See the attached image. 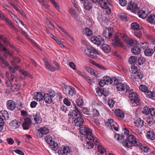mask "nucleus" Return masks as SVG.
<instances>
[{"instance_id": "0eeeda50", "label": "nucleus", "mask_w": 155, "mask_h": 155, "mask_svg": "<svg viewBox=\"0 0 155 155\" xmlns=\"http://www.w3.org/2000/svg\"><path fill=\"white\" fill-rule=\"evenodd\" d=\"M119 37H120V33L116 35L113 38L112 43L113 45L115 47H122L123 44L119 39Z\"/></svg>"}, {"instance_id": "79ce46f5", "label": "nucleus", "mask_w": 155, "mask_h": 155, "mask_svg": "<svg viewBox=\"0 0 155 155\" xmlns=\"http://www.w3.org/2000/svg\"><path fill=\"white\" fill-rule=\"evenodd\" d=\"M0 51H3L5 53L7 54L8 55H11V52L4 47V45L0 43Z\"/></svg>"}, {"instance_id": "de8ad7c7", "label": "nucleus", "mask_w": 155, "mask_h": 155, "mask_svg": "<svg viewBox=\"0 0 155 155\" xmlns=\"http://www.w3.org/2000/svg\"><path fill=\"white\" fill-rule=\"evenodd\" d=\"M1 116L4 118V119H6L8 118L9 114L7 111L5 110H2L1 111Z\"/></svg>"}, {"instance_id": "2f4dec72", "label": "nucleus", "mask_w": 155, "mask_h": 155, "mask_svg": "<svg viewBox=\"0 0 155 155\" xmlns=\"http://www.w3.org/2000/svg\"><path fill=\"white\" fill-rule=\"evenodd\" d=\"M74 122L75 123L76 126L80 127L82 125L84 121L82 118L78 117L74 120Z\"/></svg>"}, {"instance_id": "39448f33", "label": "nucleus", "mask_w": 155, "mask_h": 155, "mask_svg": "<svg viewBox=\"0 0 155 155\" xmlns=\"http://www.w3.org/2000/svg\"><path fill=\"white\" fill-rule=\"evenodd\" d=\"M120 35L123 40L125 41L126 44L128 47H131L134 45V41L133 39L128 37L124 34L120 33Z\"/></svg>"}, {"instance_id": "a211bd4d", "label": "nucleus", "mask_w": 155, "mask_h": 155, "mask_svg": "<svg viewBox=\"0 0 155 155\" xmlns=\"http://www.w3.org/2000/svg\"><path fill=\"white\" fill-rule=\"evenodd\" d=\"M113 30L111 28H107L104 32V35L107 38H110L113 35Z\"/></svg>"}, {"instance_id": "5fc2aeb1", "label": "nucleus", "mask_w": 155, "mask_h": 155, "mask_svg": "<svg viewBox=\"0 0 155 155\" xmlns=\"http://www.w3.org/2000/svg\"><path fill=\"white\" fill-rule=\"evenodd\" d=\"M145 61V59L143 57H140L138 59V63L140 65L143 64Z\"/></svg>"}, {"instance_id": "412c9836", "label": "nucleus", "mask_w": 155, "mask_h": 155, "mask_svg": "<svg viewBox=\"0 0 155 155\" xmlns=\"http://www.w3.org/2000/svg\"><path fill=\"white\" fill-rule=\"evenodd\" d=\"M75 107V110H74L71 114V117L73 118H75L78 117V116H81V114L78 109Z\"/></svg>"}, {"instance_id": "4468645a", "label": "nucleus", "mask_w": 155, "mask_h": 155, "mask_svg": "<svg viewBox=\"0 0 155 155\" xmlns=\"http://www.w3.org/2000/svg\"><path fill=\"white\" fill-rule=\"evenodd\" d=\"M116 87L118 90L122 91L126 90V91L129 90V87L128 86L125 84L122 83H120L117 85Z\"/></svg>"}, {"instance_id": "393cba45", "label": "nucleus", "mask_w": 155, "mask_h": 155, "mask_svg": "<svg viewBox=\"0 0 155 155\" xmlns=\"http://www.w3.org/2000/svg\"><path fill=\"white\" fill-rule=\"evenodd\" d=\"M84 6L85 9L89 10L92 8V4L90 1L87 0L84 1Z\"/></svg>"}, {"instance_id": "6e6d98bb", "label": "nucleus", "mask_w": 155, "mask_h": 155, "mask_svg": "<svg viewBox=\"0 0 155 155\" xmlns=\"http://www.w3.org/2000/svg\"><path fill=\"white\" fill-rule=\"evenodd\" d=\"M137 61V58L136 57L134 56H131L129 59V62L131 64L134 63Z\"/></svg>"}, {"instance_id": "c9c22d12", "label": "nucleus", "mask_w": 155, "mask_h": 155, "mask_svg": "<svg viewBox=\"0 0 155 155\" xmlns=\"http://www.w3.org/2000/svg\"><path fill=\"white\" fill-rule=\"evenodd\" d=\"M122 144L124 146L127 148H130L132 146V143L127 139L123 142Z\"/></svg>"}, {"instance_id": "6ab92c4d", "label": "nucleus", "mask_w": 155, "mask_h": 155, "mask_svg": "<svg viewBox=\"0 0 155 155\" xmlns=\"http://www.w3.org/2000/svg\"><path fill=\"white\" fill-rule=\"evenodd\" d=\"M11 128L12 130L18 128L20 125V123L16 120L12 121L10 123Z\"/></svg>"}, {"instance_id": "f3484780", "label": "nucleus", "mask_w": 155, "mask_h": 155, "mask_svg": "<svg viewBox=\"0 0 155 155\" xmlns=\"http://www.w3.org/2000/svg\"><path fill=\"white\" fill-rule=\"evenodd\" d=\"M31 122V120L29 118L27 117L25 118L22 124L23 129L25 130L28 129L29 128Z\"/></svg>"}, {"instance_id": "a19ab883", "label": "nucleus", "mask_w": 155, "mask_h": 155, "mask_svg": "<svg viewBox=\"0 0 155 155\" xmlns=\"http://www.w3.org/2000/svg\"><path fill=\"white\" fill-rule=\"evenodd\" d=\"M98 151L100 153L103 154L106 152V149L101 145H99L97 146Z\"/></svg>"}, {"instance_id": "603ef678", "label": "nucleus", "mask_w": 155, "mask_h": 155, "mask_svg": "<svg viewBox=\"0 0 155 155\" xmlns=\"http://www.w3.org/2000/svg\"><path fill=\"white\" fill-rule=\"evenodd\" d=\"M138 70H138L137 67L134 65L131 66L130 70V71L131 73L135 74L137 72Z\"/></svg>"}, {"instance_id": "aec40b11", "label": "nucleus", "mask_w": 155, "mask_h": 155, "mask_svg": "<svg viewBox=\"0 0 155 155\" xmlns=\"http://www.w3.org/2000/svg\"><path fill=\"white\" fill-rule=\"evenodd\" d=\"M84 68L91 74L94 75L95 77L97 76L98 74V73L97 71L94 70L93 69L87 66H85Z\"/></svg>"}, {"instance_id": "49530a36", "label": "nucleus", "mask_w": 155, "mask_h": 155, "mask_svg": "<svg viewBox=\"0 0 155 155\" xmlns=\"http://www.w3.org/2000/svg\"><path fill=\"white\" fill-rule=\"evenodd\" d=\"M76 103L78 106L81 108L82 107L84 103L82 98H79L77 100Z\"/></svg>"}, {"instance_id": "7c9ffc66", "label": "nucleus", "mask_w": 155, "mask_h": 155, "mask_svg": "<svg viewBox=\"0 0 155 155\" xmlns=\"http://www.w3.org/2000/svg\"><path fill=\"white\" fill-rule=\"evenodd\" d=\"M102 49L105 53H108L110 52L111 48L109 45L106 44H103L102 45Z\"/></svg>"}, {"instance_id": "9d476101", "label": "nucleus", "mask_w": 155, "mask_h": 155, "mask_svg": "<svg viewBox=\"0 0 155 155\" xmlns=\"http://www.w3.org/2000/svg\"><path fill=\"white\" fill-rule=\"evenodd\" d=\"M130 97L132 101L134 103L137 105L140 104V100L138 98V95L136 93L133 92L129 94Z\"/></svg>"}, {"instance_id": "e2e57ef3", "label": "nucleus", "mask_w": 155, "mask_h": 155, "mask_svg": "<svg viewBox=\"0 0 155 155\" xmlns=\"http://www.w3.org/2000/svg\"><path fill=\"white\" fill-rule=\"evenodd\" d=\"M14 20L15 21L16 23H21L23 26L25 28L27 29L26 28V25L23 23L21 20H20L18 17H17Z\"/></svg>"}, {"instance_id": "ea45409f", "label": "nucleus", "mask_w": 155, "mask_h": 155, "mask_svg": "<svg viewBox=\"0 0 155 155\" xmlns=\"http://www.w3.org/2000/svg\"><path fill=\"white\" fill-rule=\"evenodd\" d=\"M19 71L22 74L24 75L25 77H29L31 78H33L31 74H30L28 72L23 70L20 69Z\"/></svg>"}, {"instance_id": "bb28decb", "label": "nucleus", "mask_w": 155, "mask_h": 155, "mask_svg": "<svg viewBox=\"0 0 155 155\" xmlns=\"http://www.w3.org/2000/svg\"><path fill=\"white\" fill-rule=\"evenodd\" d=\"M45 65L46 68L51 71H54L55 69V68L51 64H50L48 61H45Z\"/></svg>"}, {"instance_id": "37998d69", "label": "nucleus", "mask_w": 155, "mask_h": 155, "mask_svg": "<svg viewBox=\"0 0 155 155\" xmlns=\"http://www.w3.org/2000/svg\"><path fill=\"white\" fill-rule=\"evenodd\" d=\"M138 15L140 18H145L147 16V14L145 12L142 10L138 12Z\"/></svg>"}, {"instance_id": "680f3d73", "label": "nucleus", "mask_w": 155, "mask_h": 155, "mask_svg": "<svg viewBox=\"0 0 155 155\" xmlns=\"http://www.w3.org/2000/svg\"><path fill=\"white\" fill-rule=\"evenodd\" d=\"M4 123L3 119L0 117V131H1L3 129Z\"/></svg>"}, {"instance_id": "6e6552de", "label": "nucleus", "mask_w": 155, "mask_h": 155, "mask_svg": "<svg viewBox=\"0 0 155 155\" xmlns=\"http://www.w3.org/2000/svg\"><path fill=\"white\" fill-rule=\"evenodd\" d=\"M127 139L135 147H138L141 144L138 140L133 135H131L128 136Z\"/></svg>"}, {"instance_id": "c85d7f7f", "label": "nucleus", "mask_w": 155, "mask_h": 155, "mask_svg": "<svg viewBox=\"0 0 155 155\" xmlns=\"http://www.w3.org/2000/svg\"><path fill=\"white\" fill-rule=\"evenodd\" d=\"M115 114L118 117L123 118L124 116V113L120 109H117L115 111Z\"/></svg>"}, {"instance_id": "423d86ee", "label": "nucleus", "mask_w": 155, "mask_h": 155, "mask_svg": "<svg viewBox=\"0 0 155 155\" xmlns=\"http://www.w3.org/2000/svg\"><path fill=\"white\" fill-rule=\"evenodd\" d=\"M64 93L68 96H72L75 94V89L71 86H66L63 89Z\"/></svg>"}, {"instance_id": "58836bf2", "label": "nucleus", "mask_w": 155, "mask_h": 155, "mask_svg": "<svg viewBox=\"0 0 155 155\" xmlns=\"http://www.w3.org/2000/svg\"><path fill=\"white\" fill-rule=\"evenodd\" d=\"M132 52L135 54H139L140 53V48L138 47H134L131 50Z\"/></svg>"}, {"instance_id": "a18cd8bd", "label": "nucleus", "mask_w": 155, "mask_h": 155, "mask_svg": "<svg viewBox=\"0 0 155 155\" xmlns=\"http://www.w3.org/2000/svg\"><path fill=\"white\" fill-rule=\"evenodd\" d=\"M132 31L134 34V35L137 38H140L141 37L142 34L140 30V29Z\"/></svg>"}, {"instance_id": "dca6fc26", "label": "nucleus", "mask_w": 155, "mask_h": 155, "mask_svg": "<svg viewBox=\"0 0 155 155\" xmlns=\"http://www.w3.org/2000/svg\"><path fill=\"white\" fill-rule=\"evenodd\" d=\"M91 40L93 43L98 45L101 44L102 41H103L102 38H101L96 36L92 37L91 38Z\"/></svg>"}, {"instance_id": "69168bd1", "label": "nucleus", "mask_w": 155, "mask_h": 155, "mask_svg": "<svg viewBox=\"0 0 155 155\" xmlns=\"http://www.w3.org/2000/svg\"><path fill=\"white\" fill-rule=\"evenodd\" d=\"M82 111L84 114H90V111L88 108L86 107H84L82 110Z\"/></svg>"}, {"instance_id": "473e14b6", "label": "nucleus", "mask_w": 155, "mask_h": 155, "mask_svg": "<svg viewBox=\"0 0 155 155\" xmlns=\"http://www.w3.org/2000/svg\"><path fill=\"white\" fill-rule=\"evenodd\" d=\"M43 98L44 101L47 103L50 104L52 101V98L49 96L48 94H45L43 96Z\"/></svg>"}, {"instance_id": "5701e85b", "label": "nucleus", "mask_w": 155, "mask_h": 155, "mask_svg": "<svg viewBox=\"0 0 155 155\" xmlns=\"http://www.w3.org/2000/svg\"><path fill=\"white\" fill-rule=\"evenodd\" d=\"M33 117L35 121V124L40 123L42 119L39 113H37L35 115L33 116Z\"/></svg>"}, {"instance_id": "c756f323", "label": "nucleus", "mask_w": 155, "mask_h": 155, "mask_svg": "<svg viewBox=\"0 0 155 155\" xmlns=\"http://www.w3.org/2000/svg\"><path fill=\"white\" fill-rule=\"evenodd\" d=\"M147 138L151 140H153L155 138V135L153 131H148L147 133Z\"/></svg>"}, {"instance_id": "f704fd0d", "label": "nucleus", "mask_w": 155, "mask_h": 155, "mask_svg": "<svg viewBox=\"0 0 155 155\" xmlns=\"http://www.w3.org/2000/svg\"><path fill=\"white\" fill-rule=\"evenodd\" d=\"M153 53V50L151 49H147L145 50L144 52L145 55L148 57L152 56Z\"/></svg>"}, {"instance_id": "8fccbe9b", "label": "nucleus", "mask_w": 155, "mask_h": 155, "mask_svg": "<svg viewBox=\"0 0 155 155\" xmlns=\"http://www.w3.org/2000/svg\"><path fill=\"white\" fill-rule=\"evenodd\" d=\"M57 26L58 28L59 29H60L61 31L63 32L68 37V38H70L71 39H72V38L71 35L66 31H65L64 29H63L62 28L60 27L58 25H57Z\"/></svg>"}, {"instance_id": "4d7b16f0", "label": "nucleus", "mask_w": 155, "mask_h": 155, "mask_svg": "<svg viewBox=\"0 0 155 155\" xmlns=\"http://www.w3.org/2000/svg\"><path fill=\"white\" fill-rule=\"evenodd\" d=\"M149 47V44L146 42H142L140 45V48L143 49H147Z\"/></svg>"}, {"instance_id": "b1692460", "label": "nucleus", "mask_w": 155, "mask_h": 155, "mask_svg": "<svg viewBox=\"0 0 155 155\" xmlns=\"http://www.w3.org/2000/svg\"><path fill=\"white\" fill-rule=\"evenodd\" d=\"M144 121L140 118H138L135 121L134 124L135 126L138 128H141L143 125Z\"/></svg>"}, {"instance_id": "e433bc0d", "label": "nucleus", "mask_w": 155, "mask_h": 155, "mask_svg": "<svg viewBox=\"0 0 155 155\" xmlns=\"http://www.w3.org/2000/svg\"><path fill=\"white\" fill-rule=\"evenodd\" d=\"M39 131L42 134L45 135L48 134L49 130L47 127H44L40 128Z\"/></svg>"}, {"instance_id": "a878e982", "label": "nucleus", "mask_w": 155, "mask_h": 155, "mask_svg": "<svg viewBox=\"0 0 155 155\" xmlns=\"http://www.w3.org/2000/svg\"><path fill=\"white\" fill-rule=\"evenodd\" d=\"M82 33L83 34L87 36H91L93 34L92 31L88 28H85L83 30Z\"/></svg>"}, {"instance_id": "bf43d9fd", "label": "nucleus", "mask_w": 155, "mask_h": 155, "mask_svg": "<svg viewBox=\"0 0 155 155\" xmlns=\"http://www.w3.org/2000/svg\"><path fill=\"white\" fill-rule=\"evenodd\" d=\"M96 95L98 96H101L102 95L103 91L101 90L100 88L97 87L96 89Z\"/></svg>"}, {"instance_id": "9b49d317", "label": "nucleus", "mask_w": 155, "mask_h": 155, "mask_svg": "<svg viewBox=\"0 0 155 155\" xmlns=\"http://www.w3.org/2000/svg\"><path fill=\"white\" fill-rule=\"evenodd\" d=\"M98 4L101 7L105 10L107 13L109 14L111 13L110 8L108 6L107 3L104 0H99Z\"/></svg>"}, {"instance_id": "f03ea898", "label": "nucleus", "mask_w": 155, "mask_h": 155, "mask_svg": "<svg viewBox=\"0 0 155 155\" xmlns=\"http://www.w3.org/2000/svg\"><path fill=\"white\" fill-rule=\"evenodd\" d=\"M85 48L84 52L89 57L92 58H96L99 55L98 52L96 49L90 46H87Z\"/></svg>"}, {"instance_id": "72a5a7b5", "label": "nucleus", "mask_w": 155, "mask_h": 155, "mask_svg": "<svg viewBox=\"0 0 155 155\" xmlns=\"http://www.w3.org/2000/svg\"><path fill=\"white\" fill-rule=\"evenodd\" d=\"M69 12L71 15L76 20L78 19L77 13L74 9L71 8L69 9Z\"/></svg>"}, {"instance_id": "20e7f679", "label": "nucleus", "mask_w": 155, "mask_h": 155, "mask_svg": "<svg viewBox=\"0 0 155 155\" xmlns=\"http://www.w3.org/2000/svg\"><path fill=\"white\" fill-rule=\"evenodd\" d=\"M10 62L12 63L13 68L10 66L8 63L6 61L3 60L2 61V64H4L5 66L8 67L12 72L14 73L18 69L19 67L14 63L13 61L11 60Z\"/></svg>"}, {"instance_id": "0e129e2a", "label": "nucleus", "mask_w": 155, "mask_h": 155, "mask_svg": "<svg viewBox=\"0 0 155 155\" xmlns=\"http://www.w3.org/2000/svg\"><path fill=\"white\" fill-rule=\"evenodd\" d=\"M20 88V86L19 85L15 84L11 87V89L13 91H17Z\"/></svg>"}, {"instance_id": "338daca9", "label": "nucleus", "mask_w": 155, "mask_h": 155, "mask_svg": "<svg viewBox=\"0 0 155 155\" xmlns=\"http://www.w3.org/2000/svg\"><path fill=\"white\" fill-rule=\"evenodd\" d=\"M141 150L143 151L145 153H147L149 151V148L147 146H142L141 147Z\"/></svg>"}, {"instance_id": "ddd939ff", "label": "nucleus", "mask_w": 155, "mask_h": 155, "mask_svg": "<svg viewBox=\"0 0 155 155\" xmlns=\"http://www.w3.org/2000/svg\"><path fill=\"white\" fill-rule=\"evenodd\" d=\"M71 152L70 148L67 146L64 147L62 149L59 150L58 153L59 155H68Z\"/></svg>"}, {"instance_id": "09e8293b", "label": "nucleus", "mask_w": 155, "mask_h": 155, "mask_svg": "<svg viewBox=\"0 0 155 155\" xmlns=\"http://www.w3.org/2000/svg\"><path fill=\"white\" fill-rule=\"evenodd\" d=\"M57 26L58 28L59 29H60L61 31L63 32L68 37V38H70L71 39H72V38L71 35L66 31H65L64 29H63L62 28L60 27L58 25H57Z\"/></svg>"}, {"instance_id": "864d4df0", "label": "nucleus", "mask_w": 155, "mask_h": 155, "mask_svg": "<svg viewBox=\"0 0 155 155\" xmlns=\"http://www.w3.org/2000/svg\"><path fill=\"white\" fill-rule=\"evenodd\" d=\"M140 90L146 93L148 91H149L147 89V87L145 85H141L139 87Z\"/></svg>"}, {"instance_id": "4be33fe9", "label": "nucleus", "mask_w": 155, "mask_h": 155, "mask_svg": "<svg viewBox=\"0 0 155 155\" xmlns=\"http://www.w3.org/2000/svg\"><path fill=\"white\" fill-rule=\"evenodd\" d=\"M34 99L37 100L38 101H40L42 100L43 97V94L39 92H37L35 93L34 95Z\"/></svg>"}, {"instance_id": "774afa93", "label": "nucleus", "mask_w": 155, "mask_h": 155, "mask_svg": "<svg viewBox=\"0 0 155 155\" xmlns=\"http://www.w3.org/2000/svg\"><path fill=\"white\" fill-rule=\"evenodd\" d=\"M119 18L123 21H126L128 20L127 16L125 14L121 15L119 16Z\"/></svg>"}, {"instance_id": "f8f14e48", "label": "nucleus", "mask_w": 155, "mask_h": 155, "mask_svg": "<svg viewBox=\"0 0 155 155\" xmlns=\"http://www.w3.org/2000/svg\"><path fill=\"white\" fill-rule=\"evenodd\" d=\"M127 9L135 13L139 11V8L137 4L134 2H131L129 3L127 6Z\"/></svg>"}, {"instance_id": "3c124183", "label": "nucleus", "mask_w": 155, "mask_h": 155, "mask_svg": "<svg viewBox=\"0 0 155 155\" xmlns=\"http://www.w3.org/2000/svg\"><path fill=\"white\" fill-rule=\"evenodd\" d=\"M57 26L58 28L59 29H60L61 31L63 32L68 37V38H70L71 39H72V38L71 35L66 31H65L64 29H63L62 28L60 27L58 25H57Z\"/></svg>"}, {"instance_id": "c03bdc74", "label": "nucleus", "mask_w": 155, "mask_h": 155, "mask_svg": "<svg viewBox=\"0 0 155 155\" xmlns=\"http://www.w3.org/2000/svg\"><path fill=\"white\" fill-rule=\"evenodd\" d=\"M131 28L133 30V31L140 29L139 25L136 22H133L131 24Z\"/></svg>"}, {"instance_id": "cd10ccee", "label": "nucleus", "mask_w": 155, "mask_h": 155, "mask_svg": "<svg viewBox=\"0 0 155 155\" xmlns=\"http://www.w3.org/2000/svg\"><path fill=\"white\" fill-rule=\"evenodd\" d=\"M146 96L147 97L155 100V91L151 92L148 91L146 93Z\"/></svg>"}, {"instance_id": "7ed1b4c3", "label": "nucleus", "mask_w": 155, "mask_h": 155, "mask_svg": "<svg viewBox=\"0 0 155 155\" xmlns=\"http://www.w3.org/2000/svg\"><path fill=\"white\" fill-rule=\"evenodd\" d=\"M46 142L51 147L52 150L55 151L58 149V144L53 141L52 138L49 135H47L45 137Z\"/></svg>"}, {"instance_id": "052dcab7", "label": "nucleus", "mask_w": 155, "mask_h": 155, "mask_svg": "<svg viewBox=\"0 0 155 155\" xmlns=\"http://www.w3.org/2000/svg\"><path fill=\"white\" fill-rule=\"evenodd\" d=\"M143 113L146 115H147L150 113V109L146 106L143 108Z\"/></svg>"}, {"instance_id": "1a4fd4ad", "label": "nucleus", "mask_w": 155, "mask_h": 155, "mask_svg": "<svg viewBox=\"0 0 155 155\" xmlns=\"http://www.w3.org/2000/svg\"><path fill=\"white\" fill-rule=\"evenodd\" d=\"M113 83V80L109 77H104L99 82V85L101 87H104L106 84H110Z\"/></svg>"}, {"instance_id": "f257e3e1", "label": "nucleus", "mask_w": 155, "mask_h": 155, "mask_svg": "<svg viewBox=\"0 0 155 155\" xmlns=\"http://www.w3.org/2000/svg\"><path fill=\"white\" fill-rule=\"evenodd\" d=\"M80 132L84 135L86 136L88 140H92L96 145H97L99 140L96 137H94L92 132L87 127H81L80 128Z\"/></svg>"}, {"instance_id": "2eb2a0df", "label": "nucleus", "mask_w": 155, "mask_h": 155, "mask_svg": "<svg viewBox=\"0 0 155 155\" xmlns=\"http://www.w3.org/2000/svg\"><path fill=\"white\" fill-rule=\"evenodd\" d=\"M6 106L9 110H13L15 108L16 104L12 100H9L7 102Z\"/></svg>"}, {"instance_id": "4c0bfd02", "label": "nucleus", "mask_w": 155, "mask_h": 155, "mask_svg": "<svg viewBox=\"0 0 155 155\" xmlns=\"http://www.w3.org/2000/svg\"><path fill=\"white\" fill-rule=\"evenodd\" d=\"M147 20L148 22L150 23L155 24V15H150L147 18Z\"/></svg>"}, {"instance_id": "13d9d810", "label": "nucleus", "mask_w": 155, "mask_h": 155, "mask_svg": "<svg viewBox=\"0 0 155 155\" xmlns=\"http://www.w3.org/2000/svg\"><path fill=\"white\" fill-rule=\"evenodd\" d=\"M10 57L13 59L14 60L13 61H14V63L15 64V63H18L20 62V58L17 57H15L12 56V53H11V55H9Z\"/></svg>"}]
</instances>
